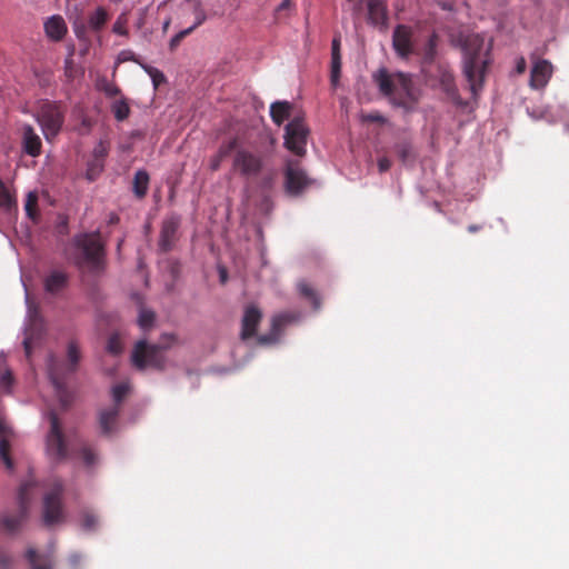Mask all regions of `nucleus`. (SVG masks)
I'll return each mask as SVG.
<instances>
[{"label": "nucleus", "mask_w": 569, "mask_h": 569, "mask_svg": "<svg viewBox=\"0 0 569 569\" xmlns=\"http://www.w3.org/2000/svg\"><path fill=\"white\" fill-rule=\"evenodd\" d=\"M240 148L241 147H239V139L237 137H233V138H230V139L223 141L220 144L217 153L224 159V158L229 157L231 154V152L236 153L237 150Z\"/></svg>", "instance_id": "nucleus-34"}, {"label": "nucleus", "mask_w": 569, "mask_h": 569, "mask_svg": "<svg viewBox=\"0 0 569 569\" xmlns=\"http://www.w3.org/2000/svg\"><path fill=\"white\" fill-rule=\"evenodd\" d=\"M22 146L27 154L38 157L41 153L42 142L34 129L26 124L22 128Z\"/></svg>", "instance_id": "nucleus-20"}, {"label": "nucleus", "mask_w": 569, "mask_h": 569, "mask_svg": "<svg viewBox=\"0 0 569 569\" xmlns=\"http://www.w3.org/2000/svg\"><path fill=\"white\" fill-rule=\"evenodd\" d=\"M76 247L74 261L81 269H88L92 273H98L104 267V244L98 231L80 233L73 238Z\"/></svg>", "instance_id": "nucleus-4"}, {"label": "nucleus", "mask_w": 569, "mask_h": 569, "mask_svg": "<svg viewBox=\"0 0 569 569\" xmlns=\"http://www.w3.org/2000/svg\"><path fill=\"white\" fill-rule=\"evenodd\" d=\"M291 104L288 101H276L270 106V116L277 126H281L284 120L289 119Z\"/></svg>", "instance_id": "nucleus-26"}, {"label": "nucleus", "mask_w": 569, "mask_h": 569, "mask_svg": "<svg viewBox=\"0 0 569 569\" xmlns=\"http://www.w3.org/2000/svg\"><path fill=\"white\" fill-rule=\"evenodd\" d=\"M220 277H221V281H222V282H224V281H226V279H227V274H226V271H224V270H222V271L220 272Z\"/></svg>", "instance_id": "nucleus-62"}, {"label": "nucleus", "mask_w": 569, "mask_h": 569, "mask_svg": "<svg viewBox=\"0 0 569 569\" xmlns=\"http://www.w3.org/2000/svg\"><path fill=\"white\" fill-rule=\"evenodd\" d=\"M380 92L388 97L390 102L409 111L418 102V94L410 74L403 72L389 73L386 68L379 69L373 74Z\"/></svg>", "instance_id": "nucleus-2"}, {"label": "nucleus", "mask_w": 569, "mask_h": 569, "mask_svg": "<svg viewBox=\"0 0 569 569\" xmlns=\"http://www.w3.org/2000/svg\"><path fill=\"white\" fill-rule=\"evenodd\" d=\"M395 150L402 162H407L411 157V146L407 141L397 143Z\"/></svg>", "instance_id": "nucleus-40"}, {"label": "nucleus", "mask_w": 569, "mask_h": 569, "mask_svg": "<svg viewBox=\"0 0 569 569\" xmlns=\"http://www.w3.org/2000/svg\"><path fill=\"white\" fill-rule=\"evenodd\" d=\"M38 197L36 193L30 192L26 201V212L31 219H36L37 216Z\"/></svg>", "instance_id": "nucleus-41"}, {"label": "nucleus", "mask_w": 569, "mask_h": 569, "mask_svg": "<svg viewBox=\"0 0 569 569\" xmlns=\"http://www.w3.org/2000/svg\"><path fill=\"white\" fill-rule=\"evenodd\" d=\"M26 557L31 566V569H51L52 561L49 556L37 553L33 548H29L26 552Z\"/></svg>", "instance_id": "nucleus-28"}, {"label": "nucleus", "mask_w": 569, "mask_h": 569, "mask_svg": "<svg viewBox=\"0 0 569 569\" xmlns=\"http://www.w3.org/2000/svg\"><path fill=\"white\" fill-rule=\"evenodd\" d=\"M133 61L140 66L143 63L131 50H122L118 56V62Z\"/></svg>", "instance_id": "nucleus-48"}, {"label": "nucleus", "mask_w": 569, "mask_h": 569, "mask_svg": "<svg viewBox=\"0 0 569 569\" xmlns=\"http://www.w3.org/2000/svg\"><path fill=\"white\" fill-rule=\"evenodd\" d=\"M180 227V219L176 216L168 217L163 220L159 237V250L161 252H169L172 250L176 241L178 240V229Z\"/></svg>", "instance_id": "nucleus-16"}, {"label": "nucleus", "mask_w": 569, "mask_h": 569, "mask_svg": "<svg viewBox=\"0 0 569 569\" xmlns=\"http://www.w3.org/2000/svg\"><path fill=\"white\" fill-rule=\"evenodd\" d=\"M33 483L27 481L22 483L18 491L19 510L16 515L3 513L1 517V526L8 532H14L19 529L22 521L26 519L30 503L29 491Z\"/></svg>", "instance_id": "nucleus-13"}, {"label": "nucleus", "mask_w": 569, "mask_h": 569, "mask_svg": "<svg viewBox=\"0 0 569 569\" xmlns=\"http://www.w3.org/2000/svg\"><path fill=\"white\" fill-rule=\"evenodd\" d=\"M14 204V199L2 182L0 180V208L10 210L12 206Z\"/></svg>", "instance_id": "nucleus-38"}, {"label": "nucleus", "mask_w": 569, "mask_h": 569, "mask_svg": "<svg viewBox=\"0 0 569 569\" xmlns=\"http://www.w3.org/2000/svg\"><path fill=\"white\" fill-rule=\"evenodd\" d=\"M128 392V387L126 385H117L112 388V397L116 402L114 406L119 407V403L123 400Z\"/></svg>", "instance_id": "nucleus-45"}, {"label": "nucleus", "mask_w": 569, "mask_h": 569, "mask_svg": "<svg viewBox=\"0 0 569 569\" xmlns=\"http://www.w3.org/2000/svg\"><path fill=\"white\" fill-rule=\"evenodd\" d=\"M298 291L301 297L307 299L313 307V310H319L321 307V300L318 292L305 280H301L297 284Z\"/></svg>", "instance_id": "nucleus-27"}, {"label": "nucleus", "mask_w": 569, "mask_h": 569, "mask_svg": "<svg viewBox=\"0 0 569 569\" xmlns=\"http://www.w3.org/2000/svg\"><path fill=\"white\" fill-rule=\"evenodd\" d=\"M103 168H104L103 161L91 159L88 162V167H87V172H86L87 179L89 181H94L100 176V173L103 171Z\"/></svg>", "instance_id": "nucleus-36"}, {"label": "nucleus", "mask_w": 569, "mask_h": 569, "mask_svg": "<svg viewBox=\"0 0 569 569\" xmlns=\"http://www.w3.org/2000/svg\"><path fill=\"white\" fill-rule=\"evenodd\" d=\"M50 431L47 437V451L57 459L62 460L67 457L68 450L62 432L61 422L54 411H49Z\"/></svg>", "instance_id": "nucleus-12"}, {"label": "nucleus", "mask_w": 569, "mask_h": 569, "mask_svg": "<svg viewBox=\"0 0 569 569\" xmlns=\"http://www.w3.org/2000/svg\"><path fill=\"white\" fill-rule=\"evenodd\" d=\"M108 351L113 353V355H117L121 351V348L119 346V341L116 337H111L108 341Z\"/></svg>", "instance_id": "nucleus-51"}, {"label": "nucleus", "mask_w": 569, "mask_h": 569, "mask_svg": "<svg viewBox=\"0 0 569 569\" xmlns=\"http://www.w3.org/2000/svg\"><path fill=\"white\" fill-rule=\"evenodd\" d=\"M368 9V19L375 24H383L387 20V8L383 0H366Z\"/></svg>", "instance_id": "nucleus-23"}, {"label": "nucleus", "mask_w": 569, "mask_h": 569, "mask_svg": "<svg viewBox=\"0 0 569 569\" xmlns=\"http://www.w3.org/2000/svg\"><path fill=\"white\" fill-rule=\"evenodd\" d=\"M291 7V0H282V2L277 7L276 13L279 14L283 10H287Z\"/></svg>", "instance_id": "nucleus-57"}, {"label": "nucleus", "mask_w": 569, "mask_h": 569, "mask_svg": "<svg viewBox=\"0 0 569 569\" xmlns=\"http://www.w3.org/2000/svg\"><path fill=\"white\" fill-rule=\"evenodd\" d=\"M108 222H109L110 224H116V223H118V222H119V217H118L116 213H111V214L109 216V220H108Z\"/></svg>", "instance_id": "nucleus-58"}, {"label": "nucleus", "mask_w": 569, "mask_h": 569, "mask_svg": "<svg viewBox=\"0 0 569 569\" xmlns=\"http://www.w3.org/2000/svg\"><path fill=\"white\" fill-rule=\"evenodd\" d=\"M12 435L11 428L0 417V458L8 469L13 468V461L10 457V437Z\"/></svg>", "instance_id": "nucleus-21"}, {"label": "nucleus", "mask_w": 569, "mask_h": 569, "mask_svg": "<svg viewBox=\"0 0 569 569\" xmlns=\"http://www.w3.org/2000/svg\"><path fill=\"white\" fill-rule=\"evenodd\" d=\"M193 11H194V16H196V21L190 28H193V30H194L196 28H198L206 21L207 16H206V12L202 9L201 3L199 1L196 2Z\"/></svg>", "instance_id": "nucleus-46"}, {"label": "nucleus", "mask_w": 569, "mask_h": 569, "mask_svg": "<svg viewBox=\"0 0 569 569\" xmlns=\"http://www.w3.org/2000/svg\"><path fill=\"white\" fill-rule=\"evenodd\" d=\"M392 48L401 60H408L410 56L416 53L413 32L409 26H396L392 32Z\"/></svg>", "instance_id": "nucleus-14"}, {"label": "nucleus", "mask_w": 569, "mask_h": 569, "mask_svg": "<svg viewBox=\"0 0 569 569\" xmlns=\"http://www.w3.org/2000/svg\"><path fill=\"white\" fill-rule=\"evenodd\" d=\"M0 383L2 387H9L12 383V376L9 371L1 375Z\"/></svg>", "instance_id": "nucleus-56"}, {"label": "nucleus", "mask_w": 569, "mask_h": 569, "mask_svg": "<svg viewBox=\"0 0 569 569\" xmlns=\"http://www.w3.org/2000/svg\"><path fill=\"white\" fill-rule=\"evenodd\" d=\"M43 289L50 296H59L69 284V276L62 270H51L43 278Z\"/></svg>", "instance_id": "nucleus-18"}, {"label": "nucleus", "mask_w": 569, "mask_h": 569, "mask_svg": "<svg viewBox=\"0 0 569 569\" xmlns=\"http://www.w3.org/2000/svg\"><path fill=\"white\" fill-rule=\"evenodd\" d=\"M480 229H481V227H480V226H478V224H470V226L468 227V231H469V232H471V233L477 232V231H479Z\"/></svg>", "instance_id": "nucleus-59"}, {"label": "nucleus", "mask_w": 569, "mask_h": 569, "mask_svg": "<svg viewBox=\"0 0 569 569\" xmlns=\"http://www.w3.org/2000/svg\"><path fill=\"white\" fill-rule=\"evenodd\" d=\"M222 160H223V158H222V157H220L218 153H217V154H214V156L210 159V164H209L210 169H211L212 171H217V170H219V168H220V166H221Z\"/></svg>", "instance_id": "nucleus-54"}, {"label": "nucleus", "mask_w": 569, "mask_h": 569, "mask_svg": "<svg viewBox=\"0 0 569 569\" xmlns=\"http://www.w3.org/2000/svg\"><path fill=\"white\" fill-rule=\"evenodd\" d=\"M44 30L50 39L59 41L67 33V26L62 17L52 16L46 21Z\"/></svg>", "instance_id": "nucleus-24"}, {"label": "nucleus", "mask_w": 569, "mask_h": 569, "mask_svg": "<svg viewBox=\"0 0 569 569\" xmlns=\"http://www.w3.org/2000/svg\"><path fill=\"white\" fill-rule=\"evenodd\" d=\"M438 34L436 32H432L422 51V60L425 63H431L436 59L437 56V47H438Z\"/></svg>", "instance_id": "nucleus-31"}, {"label": "nucleus", "mask_w": 569, "mask_h": 569, "mask_svg": "<svg viewBox=\"0 0 569 569\" xmlns=\"http://www.w3.org/2000/svg\"><path fill=\"white\" fill-rule=\"evenodd\" d=\"M13 562L12 557L4 550H0V567L2 569H8L11 567Z\"/></svg>", "instance_id": "nucleus-49"}, {"label": "nucleus", "mask_w": 569, "mask_h": 569, "mask_svg": "<svg viewBox=\"0 0 569 569\" xmlns=\"http://www.w3.org/2000/svg\"><path fill=\"white\" fill-rule=\"evenodd\" d=\"M109 20V13L103 7H98L88 17V24L92 31H100L107 21Z\"/></svg>", "instance_id": "nucleus-29"}, {"label": "nucleus", "mask_w": 569, "mask_h": 569, "mask_svg": "<svg viewBox=\"0 0 569 569\" xmlns=\"http://www.w3.org/2000/svg\"><path fill=\"white\" fill-rule=\"evenodd\" d=\"M193 31V28H187L179 31L176 36H173L169 42V48L171 51L176 50L180 42L189 36Z\"/></svg>", "instance_id": "nucleus-43"}, {"label": "nucleus", "mask_w": 569, "mask_h": 569, "mask_svg": "<svg viewBox=\"0 0 569 569\" xmlns=\"http://www.w3.org/2000/svg\"><path fill=\"white\" fill-rule=\"evenodd\" d=\"M310 130L300 117L290 120L284 127L283 146L293 154L303 157Z\"/></svg>", "instance_id": "nucleus-9"}, {"label": "nucleus", "mask_w": 569, "mask_h": 569, "mask_svg": "<svg viewBox=\"0 0 569 569\" xmlns=\"http://www.w3.org/2000/svg\"><path fill=\"white\" fill-rule=\"evenodd\" d=\"M262 319V312L260 309L254 306L250 305L244 309V313L241 321V339L248 340L252 338L256 332L257 328Z\"/></svg>", "instance_id": "nucleus-17"}, {"label": "nucleus", "mask_w": 569, "mask_h": 569, "mask_svg": "<svg viewBox=\"0 0 569 569\" xmlns=\"http://www.w3.org/2000/svg\"><path fill=\"white\" fill-rule=\"evenodd\" d=\"M64 113L66 110L60 102L47 101L41 104L38 112V122L48 140L56 137L61 130L64 122Z\"/></svg>", "instance_id": "nucleus-10"}, {"label": "nucleus", "mask_w": 569, "mask_h": 569, "mask_svg": "<svg viewBox=\"0 0 569 569\" xmlns=\"http://www.w3.org/2000/svg\"><path fill=\"white\" fill-rule=\"evenodd\" d=\"M62 492L61 481H54L51 490L46 493L43 498V522L46 526H52L63 520Z\"/></svg>", "instance_id": "nucleus-11"}, {"label": "nucleus", "mask_w": 569, "mask_h": 569, "mask_svg": "<svg viewBox=\"0 0 569 569\" xmlns=\"http://www.w3.org/2000/svg\"><path fill=\"white\" fill-rule=\"evenodd\" d=\"M340 47H341L340 36H336L332 39V43H331V58H341Z\"/></svg>", "instance_id": "nucleus-50"}, {"label": "nucleus", "mask_w": 569, "mask_h": 569, "mask_svg": "<svg viewBox=\"0 0 569 569\" xmlns=\"http://www.w3.org/2000/svg\"><path fill=\"white\" fill-rule=\"evenodd\" d=\"M109 153V146L104 141H99L92 151V159L103 161Z\"/></svg>", "instance_id": "nucleus-42"}, {"label": "nucleus", "mask_w": 569, "mask_h": 569, "mask_svg": "<svg viewBox=\"0 0 569 569\" xmlns=\"http://www.w3.org/2000/svg\"><path fill=\"white\" fill-rule=\"evenodd\" d=\"M81 457H82V460L83 462L86 463V466L88 467H91L96 463L97 461V455L94 453V451L89 448V447H83L81 449Z\"/></svg>", "instance_id": "nucleus-47"}, {"label": "nucleus", "mask_w": 569, "mask_h": 569, "mask_svg": "<svg viewBox=\"0 0 569 569\" xmlns=\"http://www.w3.org/2000/svg\"><path fill=\"white\" fill-rule=\"evenodd\" d=\"M391 168V161L387 157H382L378 160V169L380 172H386Z\"/></svg>", "instance_id": "nucleus-52"}, {"label": "nucleus", "mask_w": 569, "mask_h": 569, "mask_svg": "<svg viewBox=\"0 0 569 569\" xmlns=\"http://www.w3.org/2000/svg\"><path fill=\"white\" fill-rule=\"evenodd\" d=\"M74 31H76L77 36L80 38L82 32H84V27L79 28L76 26Z\"/></svg>", "instance_id": "nucleus-60"}, {"label": "nucleus", "mask_w": 569, "mask_h": 569, "mask_svg": "<svg viewBox=\"0 0 569 569\" xmlns=\"http://www.w3.org/2000/svg\"><path fill=\"white\" fill-rule=\"evenodd\" d=\"M463 54L462 74L473 99L482 91L487 68L490 63L489 50L485 48V39L480 34L467 36L461 44Z\"/></svg>", "instance_id": "nucleus-1"}, {"label": "nucleus", "mask_w": 569, "mask_h": 569, "mask_svg": "<svg viewBox=\"0 0 569 569\" xmlns=\"http://www.w3.org/2000/svg\"><path fill=\"white\" fill-rule=\"evenodd\" d=\"M154 312L147 309H141L138 318L139 326L143 329H150L154 322Z\"/></svg>", "instance_id": "nucleus-39"}, {"label": "nucleus", "mask_w": 569, "mask_h": 569, "mask_svg": "<svg viewBox=\"0 0 569 569\" xmlns=\"http://www.w3.org/2000/svg\"><path fill=\"white\" fill-rule=\"evenodd\" d=\"M103 90L108 97H116L121 93V90L117 86L111 83L107 84Z\"/></svg>", "instance_id": "nucleus-53"}, {"label": "nucleus", "mask_w": 569, "mask_h": 569, "mask_svg": "<svg viewBox=\"0 0 569 569\" xmlns=\"http://www.w3.org/2000/svg\"><path fill=\"white\" fill-rule=\"evenodd\" d=\"M168 26H169V21H167V22L164 23L163 29L166 30V29L168 28Z\"/></svg>", "instance_id": "nucleus-63"}, {"label": "nucleus", "mask_w": 569, "mask_h": 569, "mask_svg": "<svg viewBox=\"0 0 569 569\" xmlns=\"http://www.w3.org/2000/svg\"><path fill=\"white\" fill-rule=\"evenodd\" d=\"M525 66H526V64H525V60L522 59V60L520 61V63L518 64V71H519V72H523V70H525Z\"/></svg>", "instance_id": "nucleus-61"}, {"label": "nucleus", "mask_w": 569, "mask_h": 569, "mask_svg": "<svg viewBox=\"0 0 569 569\" xmlns=\"http://www.w3.org/2000/svg\"><path fill=\"white\" fill-rule=\"evenodd\" d=\"M283 187L290 197L301 196L316 181L302 168L300 160L288 159L283 170Z\"/></svg>", "instance_id": "nucleus-7"}, {"label": "nucleus", "mask_w": 569, "mask_h": 569, "mask_svg": "<svg viewBox=\"0 0 569 569\" xmlns=\"http://www.w3.org/2000/svg\"><path fill=\"white\" fill-rule=\"evenodd\" d=\"M552 73V66L547 60H539L537 61L532 69L530 74V84L532 88L540 89L543 88Z\"/></svg>", "instance_id": "nucleus-19"}, {"label": "nucleus", "mask_w": 569, "mask_h": 569, "mask_svg": "<svg viewBox=\"0 0 569 569\" xmlns=\"http://www.w3.org/2000/svg\"><path fill=\"white\" fill-rule=\"evenodd\" d=\"M119 416V407L113 406L109 409L102 410L99 416V423L103 435H110L117 425Z\"/></svg>", "instance_id": "nucleus-25"}, {"label": "nucleus", "mask_w": 569, "mask_h": 569, "mask_svg": "<svg viewBox=\"0 0 569 569\" xmlns=\"http://www.w3.org/2000/svg\"><path fill=\"white\" fill-rule=\"evenodd\" d=\"M140 67L148 73L151 78L154 89H158L160 84L166 82V77L162 71L159 69L151 67L147 63H140Z\"/></svg>", "instance_id": "nucleus-33"}, {"label": "nucleus", "mask_w": 569, "mask_h": 569, "mask_svg": "<svg viewBox=\"0 0 569 569\" xmlns=\"http://www.w3.org/2000/svg\"><path fill=\"white\" fill-rule=\"evenodd\" d=\"M128 14L129 13L127 11H124L118 16L117 20L114 21V23L112 26V32H114L118 36H122V37L129 36V31L127 28V24L129 21Z\"/></svg>", "instance_id": "nucleus-35"}, {"label": "nucleus", "mask_w": 569, "mask_h": 569, "mask_svg": "<svg viewBox=\"0 0 569 569\" xmlns=\"http://www.w3.org/2000/svg\"><path fill=\"white\" fill-rule=\"evenodd\" d=\"M341 72V58H331V82L336 86Z\"/></svg>", "instance_id": "nucleus-44"}, {"label": "nucleus", "mask_w": 569, "mask_h": 569, "mask_svg": "<svg viewBox=\"0 0 569 569\" xmlns=\"http://www.w3.org/2000/svg\"><path fill=\"white\" fill-rule=\"evenodd\" d=\"M176 342L173 335L164 333L158 343L149 345L146 340H140L134 345L132 351V363L139 370L151 367L157 370L166 368L164 352Z\"/></svg>", "instance_id": "nucleus-5"}, {"label": "nucleus", "mask_w": 569, "mask_h": 569, "mask_svg": "<svg viewBox=\"0 0 569 569\" xmlns=\"http://www.w3.org/2000/svg\"><path fill=\"white\" fill-rule=\"evenodd\" d=\"M299 319V313L296 312H281L274 315L271 319V331L269 335H261L258 337V342L260 345H269L279 338L282 330L287 325L295 322Z\"/></svg>", "instance_id": "nucleus-15"}, {"label": "nucleus", "mask_w": 569, "mask_h": 569, "mask_svg": "<svg viewBox=\"0 0 569 569\" xmlns=\"http://www.w3.org/2000/svg\"><path fill=\"white\" fill-rule=\"evenodd\" d=\"M81 360V351L78 342L71 340L67 347V365H62L54 355L48 358V373L59 401L67 407L71 401V396L67 389V377L77 371Z\"/></svg>", "instance_id": "nucleus-3"}, {"label": "nucleus", "mask_w": 569, "mask_h": 569, "mask_svg": "<svg viewBox=\"0 0 569 569\" xmlns=\"http://www.w3.org/2000/svg\"><path fill=\"white\" fill-rule=\"evenodd\" d=\"M439 82L448 98H450L456 104H463L456 87L455 76L450 70L440 69Z\"/></svg>", "instance_id": "nucleus-22"}, {"label": "nucleus", "mask_w": 569, "mask_h": 569, "mask_svg": "<svg viewBox=\"0 0 569 569\" xmlns=\"http://www.w3.org/2000/svg\"><path fill=\"white\" fill-rule=\"evenodd\" d=\"M98 526V518L90 511H83L81 513V527L86 531H93Z\"/></svg>", "instance_id": "nucleus-37"}, {"label": "nucleus", "mask_w": 569, "mask_h": 569, "mask_svg": "<svg viewBox=\"0 0 569 569\" xmlns=\"http://www.w3.org/2000/svg\"><path fill=\"white\" fill-rule=\"evenodd\" d=\"M149 186V174L144 170L136 172L133 178V192L137 198L141 199L147 194Z\"/></svg>", "instance_id": "nucleus-30"}, {"label": "nucleus", "mask_w": 569, "mask_h": 569, "mask_svg": "<svg viewBox=\"0 0 569 569\" xmlns=\"http://www.w3.org/2000/svg\"><path fill=\"white\" fill-rule=\"evenodd\" d=\"M28 325L24 332L23 347L27 358L43 340L46 323L38 306L28 301Z\"/></svg>", "instance_id": "nucleus-8"}, {"label": "nucleus", "mask_w": 569, "mask_h": 569, "mask_svg": "<svg viewBox=\"0 0 569 569\" xmlns=\"http://www.w3.org/2000/svg\"><path fill=\"white\" fill-rule=\"evenodd\" d=\"M111 111L118 121H123L130 114V107L124 99H121L112 103Z\"/></svg>", "instance_id": "nucleus-32"}, {"label": "nucleus", "mask_w": 569, "mask_h": 569, "mask_svg": "<svg viewBox=\"0 0 569 569\" xmlns=\"http://www.w3.org/2000/svg\"><path fill=\"white\" fill-rule=\"evenodd\" d=\"M266 156L260 150L241 147L237 150L232 160V170L243 178H256L264 168Z\"/></svg>", "instance_id": "nucleus-6"}, {"label": "nucleus", "mask_w": 569, "mask_h": 569, "mask_svg": "<svg viewBox=\"0 0 569 569\" xmlns=\"http://www.w3.org/2000/svg\"><path fill=\"white\" fill-rule=\"evenodd\" d=\"M365 119L369 122L383 123L386 119L378 112L369 113L365 117Z\"/></svg>", "instance_id": "nucleus-55"}]
</instances>
